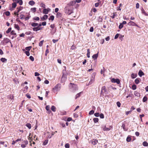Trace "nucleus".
I'll return each mask as SVG.
<instances>
[{"label": "nucleus", "instance_id": "1", "mask_svg": "<svg viewBox=\"0 0 148 148\" xmlns=\"http://www.w3.org/2000/svg\"><path fill=\"white\" fill-rule=\"evenodd\" d=\"M73 8L69 4H67L64 8V11L65 13L70 15L73 13Z\"/></svg>", "mask_w": 148, "mask_h": 148}, {"label": "nucleus", "instance_id": "2", "mask_svg": "<svg viewBox=\"0 0 148 148\" xmlns=\"http://www.w3.org/2000/svg\"><path fill=\"white\" fill-rule=\"evenodd\" d=\"M69 88L71 91L73 92L78 90L77 85L71 83L69 84Z\"/></svg>", "mask_w": 148, "mask_h": 148}, {"label": "nucleus", "instance_id": "3", "mask_svg": "<svg viewBox=\"0 0 148 148\" xmlns=\"http://www.w3.org/2000/svg\"><path fill=\"white\" fill-rule=\"evenodd\" d=\"M61 87L60 84H59L56 85L53 88V90L54 92H58L60 90Z\"/></svg>", "mask_w": 148, "mask_h": 148}, {"label": "nucleus", "instance_id": "4", "mask_svg": "<svg viewBox=\"0 0 148 148\" xmlns=\"http://www.w3.org/2000/svg\"><path fill=\"white\" fill-rule=\"evenodd\" d=\"M22 142L21 145V146L22 148H25L28 144V142L27 140H23V139H22Z\"/></svg>", "mask_w": 148, "mask_h": 148}, {"label": "nucleus", "instance_id": "5", "mask_svg": "<svg viewBox=\"0 0 148 148\" xmlns=\"http://www.w3.org/2000/svg\"><path fill=\"white\" fill-rule=\"evenodd\" d=\"M111 81L113 83H116L118 84H119L120 83V81L118 79L112 78L111 80Z\"/></svg>", "mask_w": 148, "mask_h": 148}, {"label": "nucleus", "instance_id": "6", "mask_svg": "<svg viewBox=\"0 0 148 148\" xmlns=\"http://www.w3.org/2000/svg\"><path fill=\"white\" fill-rule=\"evenodd\" d=\"M32 29L34 31L36 32L38 30L42 29V28L37 26L36 27H33Z\"/></svg>", "mask_w": 148, "mask_h": 148}, {"label": "nucleus", "instance_id": "7", "mask_svg": "<svg viewBox=\"0 0 148 148\" xmlns=\"http://www.w3.org/2000/svg\"><path fill=\"white\" fill-rule=\"evenodd\" d=\"M101 127L104 131H109L110 130V129L109 128L106 127V126L105 125H102Z\"/></svg>", "mask_w": 148, "mask_h": 148}, {"label": "nucleus", "instance_id": "8", "mask_svg": "<svg viewBox=\"0 0 148 148\" xmlns=\"http://www.w3.org/2000/svg\"><path fill=\"white\" fill-rule=\"evenodd\" d=\"M128 25H132V26H136L138 27V25L136 24L134 22L131 21L130 22L128 23Z\"/></svg>", "mask_w": 148, "mask_h": 148}, {"label": "nucleus", "instance_id": "9", "mask_svg": "<svg viewBox=\"0 0 148 148\" xmlns=\"http://www.w3.org/2000/svg\"><path fill=\"white\" fill-rule=\"evenodd\" d=\"M138 75L140 77H141L143 75H144V73L141 70H140L139 71Z\"/></svg>", "mask_w": 148, "mask_h": 148}, {"label": "nucleus", "instance_id": "10", "mask_svg": "<svg viewBox=\"0 0 148 148\" xmlns=\"http://www.w3.org/2000/svg\"><path fill=\"white\" fill-rule=\"evenodd\" d=\"M106 87L105 86H103L101 88V93H106Z\"/></svg>", "mask_w": 148, "mask_h": 148}, {"label": "nucleus", "instance_id": "11", "mask_svg": "<svg viewBox=\"0 0 148 148\" xmlns=\"http://www.w3.org/2000/svg\"><path fill=\"white\" fill-rule=\"evenodd\" d=\"M91 141V143L92 145H95L97 143L98 141L97 139H93Z\"/></svg>", "mask_w": 148, "mask_h": 148}, {"label": "nucleus", "instance_id": "12", "mask_svg": "<svg viewBox=\"0 0 148 148\" xmlns=\"http://www.w3.org/2000/svg\"><path fill=\"white\" fill-rule=\"evenodd\" d=\"M48 17L47 15H44L41 18V19L42 20H45L48 18Z\"/></svg>", "mask_w": 148, "mask_h": 148}, {"label": "nucleus", "instance_id": "13", "mask_svg": "<svg viewBox=\"0 0 148 148\" xmlns=\"http://www.w3.org/2000/svg\"><path fill=\"white\" fill-rule=\"evenodd\" d=\"M98 52L97 53L93 55L92 56V58L94 60L96 59L98 57Z\"/></svg>", "mask_w": 148, "mask_h": 148}, {"label": "nucleus", "instance_id": "14", "mask_svg": "<svg viewBox=\"0 0 148 148\" xmlns=\"http://www.w3.org/2000/svg\"><path fill=\"white\" fill-rule=\"evenodd\" d=\"M141 12L142 13L144 14L146 16H148V14L147 13L145 12V10L143 9L142 8L141 9Z\"/></svg>", "mask_w": 148, "mask_h": 148}, {"label": "nucleus", "instance_id": "15", "mask_svg": "<svg viewBox=\"0 0 148 148\" xmlns=\"http://www.w3.org/2000/svg\"><path fill=\"white\" fill-rule=\"evenodd\" d=\"M35 4V2L33 0L30 1L29 2V4L31 5H33Z\"/></svg>", "mask_w": 148, "mask_h": 148}, {"label": "nucleus", "instance_id": "16", "mask_svg": "<svg viewBox=\"0 0 148 148\" xmlns=\"http://www.w3.org/2000/svg\"><path fill=\"white\" fill-rule=\"evenodd\" d=\"M137 76V74H134L133 73L131 75V78L132 79H134L136 78Z\"/></svg>", "mask_w": 148, "mask_h": 148}, {"label": "nucleus", "instance_id": "17", "mask_svg": "<svg viewBox=\"0 0 148 148\" xmlns=\"http://www.w3.org/2000/svg\"><path fill=\"white\" fill-rule=\"evenodd\" d=\"M140 80V79L139 78H137L135 80V82L136 84H138L140 82L139 80Z\"/></svg>", "mask_w": 148, "mask_h": 148}, {"label": "nucleus", "instance_id": "18", "mask_svg": "<svg viewBox=\"0 0 148 148\" xmlns=\"http://www.w3.org/2000/svg\"><path fill=\"white\" fill-rule=\"evenodd\" d=\"M17 9H18L17 11V16L18 15V13L23 9V7L22 6H20L19 8H17Z\"/></svg>", "mask_w": 148, "mask_h": 148}, {"label": "nucleus", "instance_id": "19", "mask_svg": "<svg viewBox=\"0 0 148 148\" xmlns=\"http://www.w3.org/2000/svg\"><path fill=\"white\" fill-rule=\"evenodd\" d=\"M31 25L32 27H35L38 25V23H32L31 24Z\"/></svg>", "mask_w": 148, "mask_h": 148}, {"label": "nucleus", "instance_id": "20", "mask_svg": "<svg viewBox=\"0 0 148 148\" xmlns=\"http://www.w3.org/2000/svg\"><path fill=\"white\" fill-rule=\"evenodd\" d=\"M42 12L43 13L45 14H47L48 13V10L46 9H43Z\"/></svg>", "mask_w": 148, "mask_h": 148}, {"label": "nucleus", "instance_id": "21", "mask_svg": "<svg viewBox=\"0 0 148 148\" xmlns=\"http://www.w3.org/2000/svg\"><path fill=\"white\" fill-rule=\"evenodd\" d=\"M51 109V110L54 112H55L56 111V108L55 107L53 106H52Z\"/></svg>", "mask_w": 148, "mask_h": 148}, {"label": "nucleus", "instance_id": "22", "mask_svg": "<svg viewBox=\"0 0 148 148\" xmlns=\"http://www.w3.org/2000/svg\"><path fill=\"white\" fill-rule=\"evenodd\" d=\"M56 16L57 17L60 18L62 16V14L61 13L58 12L57 13Z\"/></svg>", "mask_w": 148, "mask_h": 148}, {"label": "nucleus", "instance_id": "23", "mask_svg": "<svg viewBox=\"0 0 148 148\" xmlns=\"http://www.w3.org/2000/svg\"><path fill=\"white\" fill-rule=\"evenodd\" d=\"M94 80V77L93 76H92L91 77V79H90V81L89 82V83L91 84L92 83H93V82Z\"/></svg>", "mask_w": 148, "mask_h": 148}, {"label": "nucleus", "instance_id": "24", "mask_svg": "<svg viewBox=\"0 0 148 148\" xmlns=\"http://www.w3.org/2000/svg\"><path fill=\"white\" fill-rule=\"evenodd\" d=\"M123 130H124V131H126L127 130V129H126L125 128V125L124 124V123H123L122 124V126H121Z\"/></svg>", "mask_w": 148, "mask_h": 148}, {"label": "nucleus", "instance_id": "25", "mask_svg": "<svg viewBox=\"0 0 148 148\" xmlns=\"http://www.w3.org/2000/svg\"><path fill=\"white\" fill-rule=\"evenodd\" d=\"M1 61L3 62H6L7 59L5 58H1Z\"/></svg>", "mask_w": 148, "mask_h": 148}, {"label": "nucleus", "instance_id": "26", "mask_svg": "<svg viewBox=\"0 0 148 148\" xmlns=\"http://www.w3.org/2000/svg\"><path fill=\"white\" fill-rule=\"evenodd\" d=\"M93 121L95 123L98 122L99 121V119L98 118H94L93 119Z\"/></svg>", "mask_w": 148, "mask_h": 148}, {"label": "nucleus", "instance_id": "27", "mask_svg": "<svg viewBox=\"0 0 148 148\" xmlns=\"http://www.w3.org/2000/svg\"><path fill=\"white\" fill-rule=\"evenodd\" d=\"M12 8H15L17 5L16 3L14 2L12 3Z\"/></svg>", "mask_w": 148, "mask_h": 148}, {"label": "nucleus", "instance_id": "28", "mask_svg": "<svg viewBox=\"0 0 148 148\" xmlns=\"http://www.w3.org/2000/svg\"><path fill=\"white\" fill-rule=\"evenodd\" d=\"M26 126L29 129H30L31 127V125L30 123H27L26 125Z\"/></svg>", "mask_w": 148, "mask_h": 148}, {"label": "nucleus", "instance_id": "29", "mask_svg": "<svg viewBox=\"0 0 148 148\" xmlns=\"http://www.w3.org/2000/svg\"><path fill=\"white\" fill-rule=\"evenodd\" d=\"M18 3L20 5H22L23 3V2L22 0H18Z\"/></svg>", "mask_w": 148, "mask_h": 148}, {"label": "nucleus", "instance_id": "30", "mask_svg": "<svg viewBox=\"0 0 148 148\" xmlns=\"http://www.w3.org/2000/svg\"><path fill=\"white\" fill-rule=\"evenodd\" d=\"M54 17L53 16V15H51V16H50V18H49V20H51L52 21H53L54 19Z\"/></svg>", "mask_w": 148, "mask_h": 148}, {"label": "nucleus", "instance_id": "31", "mask_svg": "<svg viewBox=\"0 0 148 148\" xmlns=\"http://www.w3.org/2000/svg\"><path fill=\"white\" fill-rule=\"evenodd\" d=\"M75 2L74 1H71L70 3L69 4L70 5L72 6L75 3Z\"/></svg>", "mask_w": 148, "mask_h": 148}, {"label": "nucleus", "instance_id": "32", "mask_svg": "<svg viewBox=\"0 0 148 148\" xmlns=\"http://www.w3.org/2000/svg\"><path fill=\"white\" fill-rule=\"evenodd\" d=\"M143 145L144 146H147L148 145V143L147 142L144 141L143 143Z\"/></svg>", "mask_w": 148, "mask_h": 148}, {"label": "nucleus", "instance_id": "33", "mask_svg": "<svg viewBox=\"0 0 148 148\" xmlns=\"http://www.w3.org/2000/svg\"><path fill=\"white\" fill-rule=\"evenodd\" d=\"M147 99V97L146 96H145L143 99V102H145Z\"/></svg>", "mask_w": 148, "mask_h": 148}, {"label": "nucleus", "instance_id": "34", "mask_svg": "<svg viewBox=\"0 0 148 148\" xmlns=\"http://www.w3.org/2000/svg\"><path fill=\"white\" fill-rule=\"evenodd\" d=\"M48 140H46L43 143V145H46L48 143Z\"/></svg>", "mask_w": 148, "mask_h": 148}, {"label": "nucleus", "instance_id": "35", "mask_svg": "<svg viewBox=\"0 0 148 148\" xmlns=\"http://www.w3.org/2000/svg\"><path fill=\"white\" fill-rule=\"evenodd\" d=\"M28 89V87L27 86H25L24 88V90H23V92H26L27 91V90Z\"/></svg>", "mask_w": 148, "mask_h": 148}, {"label": "nucleus", "instance_id": "36", "mask_svg": "<svg viewBox=\"0 0 148 148\" xmlns=\"http://www.w3.org/2000/svg\"><path fill=\"white\" fill-rule=\"evenodd\" d=\"M40 5L43 8H45V5L43 3H41L40 4Z\"/></svg>", "mask_w": 148, "mask_h": 148}, {"label": "nucleus", "instance_id": "37", "mask_svg": "<svg viewBox=\"0 0 148 148\" xmlns=\"http://www.w3.org/2000/svg\"><path fill=\"white\" fill-rule=\"evenodd\" d=\"M33 19L36 21H39L40 19V18L39 17L36 16L33 18Z\"/></svg>", "mask_w": 148, "mask_h": 148}, {"label": "nucleus", "instance_id": "38", "mask_svg": "<svg viewBox=\"0 0 148 148\" xmlns=\"http://www.w3.org/2000/svg\"><path fill=\"white\" fill-rule=\"evenodd\" d=\"M43 42V40L41 41L39 43V46L40 47H41L42 45Z\"/></svg>", "mask_w": 148, "mask_h": 148}, {"label": "nucleus", "instance_id": "39", "mask_svg": "<svg viewBox=\"0 0 148 148\" xmlns=\"http://www.w3.org/2000/svg\"><path fill=\"white\" fill-rule=\"evenodd\" d=\"M81 92L77 94L75 96V99H77L78 97H80V95Z\"/></svg>", "mask_w": 148, "mask_h": 148}, {"label": "nucleus", "instance_id": "40", "mask_svg": "<svg viewBox=\"0 0 148 148\" xmlns=\"http://www.w3.org/2000/svg\"><path fill=\"white\" fill-rule=\"evenodd\" d=\"M123 25L121 23L119 26V28L120 29H121L123 27Z\"/></svg>", "mask_w": 148, "mask_h": 148}, {"label": "nucleus", "instance_id": "41", "mask_svg": "<svg viewBox=\"0 0 148 148\" xmlns=\"http://www.w3.org/2000/svg\"><path fill=\"white\" fill-rule=\"evenodd\" d=\"M136 88V86L135 84H133L132 86V89L133 90H135Z\"/></svg>", "mask_w": 148, "mask_h": 148}, {"label": "nucleus", "instance_id": "42", "mask_svg": "<svg viewBox=\"0 0 148 148\" xmlns=\"http://www.w3.org/2000/svg\"><path fill=\"white\" fill-rule=\"evenodd\" d=\"M14 27L16 29L18 30H19L20 28L18 25H17L15 24Z\"/></svg>", "mask_w": 148, "mask_h": 148}, {"label": "nucleus", "instance_id": "43", "mask_svg": "<svg viewBox=\"0 0 148 148\" xmlns=\"http://www.w3.org/2000/svg\"><path fill=\"white\" fill-rule=\"evenodd\" d=\"M32 47V46L27 47L25 48V49L26 50H28L29 51L30 50Z\"/></svg>", "mask_w": 148, "mask_h": 148}, {"label": "nucleus", "instance_id": "44", "mask_svg": "<svg viewBox=\"0 0 148 148\" xmlns=\"http://www.w3.org/2000/svg\"><path fill=\"white\" fill-rule=\"evenodd\" d=\"M103 20L101 16H99V17L98 21L99 22H102Z\"/></svg>", "mask_w": 148, "mask_h": 148}, {"label": "nucleus", "instance_id": "45", "mask_svg": "<svg viewBox=\"0 0 148 148\" xmlns=\"http://www.w3.org/2000/svg\"><path fill=\"white\" fill-rule=\"evenodd\" d=\"M11 28H9L6 31V32L8 34L10 32L11 30Z\"/></svg>", "mask_w": 148, "mask_h": 148}, {"label": "nucleus", "instance_id": "46", "mask_svg": "<svg viewBox=\"0 0 148 148\" xmlns=\"http://www.w3.org/2000/svg\"><path fill=\"white\" fill-rule=\"evenodd\" d=\"M94 111L93 110H92L89 112V114L90 115H92L94 114Z\"/></svg>", "mask_w": 148, "mask_h": 148}, {"label": "nucleus", "instance_id": "47", "mask_svg": "<svg viewBox=\"0 0 148 148\" xmlns=\"http://www.w3.org/2000/svg\"><path fill=\"white\" fill-rule=\"evenodd\" d=\"M36 8H31V10L32 11H33L34 12H36Z\"/></svg>", "mask_w": 148, "mask_h": 148}, {"label": "nucleus", "instance_id": "48", "mask_svg": "<svg viewBox=\"0 0 148 148\" xmlns=\"http://www.w3.org/2000/svg\"><path fill=\"white\" fill-rule=\"evenodd\" d=\"M131 138L130 137H127V139L126 140L127 142H129L131 141Z\"/></svg>", "mask_w": 148, "mask_h": 148}, {"label": "nucleus", "instance_id": "49", "mask_svg": "<svg viewBox=\"0 0 148 148\" xmlns=\"http://www.w3.org/2000/svg\"><path fill=\"white\" fill-rule=\"evenodd\" d=\"M99 116L100 118L101 119H103L104 118V115L103 113H101L99 114Z\"/></svg>", "mask_w": 148, "mask_h": 148}, {"label": "nucleus", "instance_id": "50", "mask_svg": "<svg viewBox=\"0 0 148 148\" xmlns=\"http://www.w3.org/2000/svg\"><path fill=\"white\" fill-rule=\"evenodd\" d=\"M5 14L7 16H9L10 14V12L9 11H7L5 12Z\"/></svg>", "mask_w": 148, "mask_h": 148}, {"label": "nucleus", "instance_id": "51", "mask_svg": "<svg viewBox=\"0 0 148 148\" xmlns=\"http://www.w3.org/2000/svg\"><path fill=\"white\" fill-rule=\"evenodd\" d=\"M29 59L32 61H33L34 60V58L32 56H30L29 57Z\"/></svg>", "mask_w": 148, "mask_h": 148}, {"label": "nucleus", "instance_id": "52", "mask_svg": "<svg viewBox=\"0 0 148 148\" xmlns=\"http://www.w3.org/2000/svg\"><path fill=\"white\" fill-rule=\"evenodd\" d=\"M94 115H95V116L98 117H99V114L98 112L95 113L94 114Z\"/></svg>", "mask_w": 148, "mask_h": 148}, {"label": "nucleus", "instance_id": "53", "mask_svg": "<svg viewBox=\"0 0 148 148\" xmlns=\"http://www.w3.org/2000/svg\"><path fill=\"white\" fill-rule=\"evenodd\" d=\"M116 104L118 107H120L121 106V104L119 102H117L116 103Z\"/></svg>", "mask_w": 148, "mask_h": 148}, {"label": "nucleus", "instance_id": "54", "mask_svg": "<svg viewBox=\"0 0 148 148\" xmlns=\"http://www.w3.org/2000/svg\"><path fill=\"white\" fill-rule=\"evenodd\" d=\"M27 56H29L30 55V53L28 51H25V52Z\"/></svg>", "mask_w": 148, "mask_h": 148}, {"label": "nucleus", "instance_id": "55", "mask_svg": "<svg viewBox=\"0 0 148 148\" xmlns=\"http://www.w3.org/2000/svg\"><path fill=\"white\" fill-rule=\"evenodd\" d=\"M11 34L12 35H16V33H15V32L14 30H12L11 32Z\"/></svg>", "mask_w": 148, "mask_h": 148}, {"label": "nucleus", "instance_id": "56", "mask_svg": "<svg viewBox=\"0 0 148 148\" xmlns=\"http://www.w3.org/2000/svg\"><path fill=\"white\" fill-rule=\"evenodd\" d=\"M50 106L49 105H47L46 106V109L47 111L48 110H50Z\"/></svg>", "mask_w": 148, "mask_h": 148}, {"label": "nucleus", "instance_id": "57", "mask_svg": "<svg viewBox=\"0 0 148 148\" xmlns=\"http://www.w3.org/2000/svg\"><path fill=\"white\" fill-rule=\"evenodd\" d=\"M66 148H69V145L68 143H66L65 145Z\"/></svg>", "mask_w": 148, "mask_h": 148}, {"label": "nucleus", "instance_id": "58", "mask_svg": "<svg viewBox=\"0 0 148 148\" xmlns=\"http://www.w3.org/2000/svg\"><path fill=\"white\" fill-rule=\"evenodd\" d=\"M93 27H91L90 29H89V31L90 32H92L93 31Z\"/></svg>", "mask_w": 148, "mask_h": 148}, {"label": "nucleus", "instance_id": "59", "mask_svg": "<svg viewBox=\"0 0 148 148\" xmlns=\"http://www.w3.org/2000/svg\"><path fill=\"white\" fill-rule=\"evenodd\" d=\"M119 36V34H116L115 35V36L114 37V39H116Z\"/></svg>", "mask_w": 148, "mask_h": 148}, {"label": "nucleus", "instance_id": "60", "mask_svg": "<svg viewBox=\"0 0 148 148\" xmlns=\"http://www.w3.org/2000/svg\"><path fill=\"white\" fill-rule=\"evenodd\" d=\"M75 46L73 45L71 47V49L72 50L75 49L76 48Z\"/></svg>", "mask_w": 148, "mask_h": 148}, {"label": "nucleus", "instance_id": "61", "mask_svg": "<svg viewBox=\"0 0 148 148\" xmlns=\"http://www.w3.org/2000/svg\"><path fill=\"white\" fill-rule=\"evenodd\" d=\"M139 3H137L136 4V8L137 9L139 8Z\"/></svg>", "mask_w": 148, "mask_h": 148}, {"label": "nucleus", "instance_id": "62", "mask_svg": "<svg viewBox=\"0 0 148 148\" xmlns=\"http://www.w3.org/2000/svg\"><path fill=\"white\" fill-rule=\"evenodd\" d=\"M20 17H21V18H20L21 19H23L24 18L25 16L24 15L21 14L20 16Z\"/></svg>", "mask_w": 148, "mask_h": 148}, {"label": "nucleus", "instance_id": "63", "mask_svg": "<svg viewBox=\"0 0 148 148\" xmlns=\"http://www.w3.org/2000/svg\"><path fill=\"white\" fill-rule=\"evenodd\" d=\"M99 3H97L95 4V7H97L99 6Z\"/></svg>", "mask_w": 148, "mask_h": 148}, {"label": "nucleus", "instance_id": "64", "mask_svg": "<svg viewBox=\"0 0 148 148\" xmlns=\"http://www.w3.org/2000/svg\"><path fill=\"white\" fill-rule=\"evenodd\" d=\"M5 40V41L6 43H8V42H9L10 41V40L8 39V38H6Z\"/></svg>", "mask_w": 148, "mask_h": 148}]
</instances>
